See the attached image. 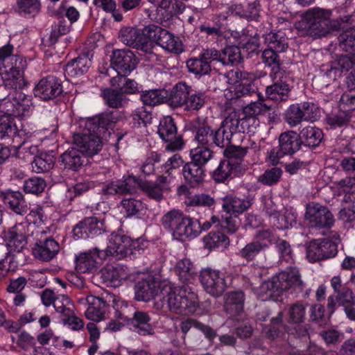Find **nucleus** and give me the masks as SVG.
Here are the masks:
<instances>
[{
	"label": "nucleus",
	"instance_id": "obj_18",
	"mask_svg": "<svg viewBox=\"0 0 355 355\" xmlns=\"http://www.w3.org/2000/svg\"><path fill=\"white\" fill-rule=\"evenodd\" d=\"M30 99L24 94H19V96H15L11 101L8 99H2L0 107L5 112L3 115H8L14 118L20 115H24L29 108Z\"/></svg>",
	"mask_w": 355,
	"mask_h": 355
},
{
	"label": "nucleus",
	"instance_id": "obj_58",
	"mask_svg": "<svg viewBox=\"0 0 355 355\" xmlns=\"http://www.w3.org/2000/svg\"><path fill=\"white\" fill-rule=\"evenodd\" d=\"M285 121L292 128L295 127L304 121L299 103L288 107L284 114Z\"/></svg>",
	"mask_w": 355,
	"mask_h": 355
},
{
	"label": "nucleus",
	"instance_id": "obj_23",
	"mask_svg": "<svg viewBox=\"0 0 355 355\" xmlns=\"http://www.w3.org/2000/svg\"><path fill=\"white\" fill-rule=\"evenodd\" d=\"M336 294L329 296L327 299V308L330 314L335 312L337 304L343 307L355 305V294L351 288L344 286Z\"/></svg>",
	"mask_w": 355,
	"mask_h": 355
},
{
	"label": "nucleus",
	"instance_id": "obj_6",
	"mask_svg": "<svg viewBox=\"0 0 355 355\" xmlns=\"http://www.w3.org/2000/svg\"><path fill=\"white\" fill-rule=\"evenodd\" d=\"M140 250L138 240L134 241L125 235L113 233L109 236L107 248L100 252L103 259L112 256L121 259L136 254V251Z\"/></svg>",
	"mask_w": 355,
	"mask_h": 355
},
{
	"label": "nucleus",
	"instance_id": "obj_9",
	"mask_svg": "<svg viewBox=\"0 0 355 355\" xmlns=\"http://www.w3.org/2000/svg\"><path fill=\"white\" fill-rule=\"evenodd\" d=\"M200 280L205 291L216 297L222 295L228 286L223 273L209 268L200 272Z\"/></svg>",
	"mask_w": 355,
	"mask_h": 355
},
{
	"label": "nucleus",
	"instance_id": "obj_20",
	"mask_svg": "<svg viewBox=\"0 0 355 355\" xmlns=\"http://www.w3.org/2000/svg\"><path fill=\"white\" fill-rule=\"evenodd\" d=\"M142 33L143 28L138 29L132 27H125L121 29L119 38L126 46L145 51L148 44L145 43Z\"/></svg>",
	"mask_w": 355,
	"mask_h": 355
},
{
	"label": "nucleus",
	"instance_id": "obj_60",
	"mask_svg": "<svg viewBox=\"0 0 355 355\" xmlns=\"http://www.w3.org/2000/svg\"><path fill=\"white\" fill-rule=\"evenodd\" d=\"M277 239V237L270 230L261 229L257 232L253 241L256 243L261 245L262 249L265 250L269 245L275 243Z\"/></svg>",
	"mask_w": 355,
	"mask_h": 355
},
{
	"label": "nucleus",
	"instance_id": "obj_48",
	"mask_svg": "<svg viewBox=\"0 0 355 355\" xmlns=\"http://www.w3.org/2000/svg\"><path fill=\"white\" fill-rule=\"evenodd\" d=\"M92 305L85 311L86 318L90 320L98 322L105 318V302L99 297L94 298Z\"/></svg>",
	"mask_w": 355,
	"mask_h": 355
},
{
	"label": "nucleus",
	"instance_id": "obj_51",
	"mask_svg": "<svg viewBox=\"0 0 355 355\" xmlns=\"http://www.w3.org/2000/svg\"><path fill=\"white\" fill-rule=\"evenodd\" d=\"M241 60L240 50L235 46H230L220 51V60L223 66L234 65Z\"/></svg>",
	"mask_w": 355,
	"mask_h": 355
},
{
	"label": "nucleus",
	"instance_id": "obj_29",
	"mask_svg": "<svg viewBox=\"0 0 355 355\" xmlns=\"http://www.w3.org/2000/svg\"><path fill=\"white\" fill-rule=\"evenodd\" d=\"M182 175L188 184L196 187L203 182L205 171L202 166L190 162L183 166Z\"/></svg>",
	"mask_w": 355,
	"mask_h": 355
},
{
	"label": "nucleus",
	"instance_id": "obj_59",
	"mask_svg": "<svg viewBox=\"0 0 355 355\" xmlns=\"http://www.w3.org/2000/svg\"><path fill=\"white\" fill-rule=\"evenodd\" d=\"M144 105L155 106L164 102V97L159 89H150L142 92L140 96Z\"/></svg>",
	"mask_w": 355,
	"mask_h": 355
},
{
	"label": "nucleus",
	"instance_id": "obj_46",
	"mask_svg": "<svg viewBox=\"0 0 355 355\" xmlns=\"http://www.w3.org/2000/svg\"><path fill=\"white\" fill-rule=\"evenodd\" d=\"M184 204L187 207H205L210 208L216 205V200L209 194L201 193L187 196Z\"/></svg>",
	"mask_w": 355,
	"mask_h": 355
},
{
	"label": "nucleus",
	"instance_id": "obj_43",
	"mask_svg": "<svg viewBox=\"0 0 355 355\" xmlns=\"http://www.w3.org/2000/svg\"><path fill=\"white\" fill-rule=\"evenodd\" d=\"M264 40L268 49L277 52H283L288 48L287 38L280 32L266 34Z\"/></svg>",
	"mask_w": 355,
	"mask_h": 355
},
{
	"label": "nucleus",
	"instance_id": "obj_10",
	"mask_svg": "<svg viewBox=\"0 0 355 355\" xmlns=\"http://www.w3.org/2000/svg\"><path fill=\"white\" fill-rule=\"evenodd\" d=\"M157 133L163 141L168 143L166 150L175 151L183 148L184 141L178 135L176 125L171 116H166L160 120Z\"/></svg>",
	"mask_w": 355,
	"mask_h": 355
},
{
	"label": "nucleus",
	"instance_id": "obj_35",
	"mask_svg": "<svg viewBox=\"0 0 355 355\" xmlns=\"http://www.w3.org/2000/svg\"><path fill=\"white\" fill-rule=\"evenodd\" d=\"M83 153L79 149L70 148L60 155V160L64 168L77 171L84 163Z\"/></svg>",
	"mask_w": 355,
	"mask_h": 355
},
{
	"label": "nucleus",
	"instance_id": "obj_49",
	"mask_svg": "<svg viewBox=\"0 0 355 355\" xmlns=\"http://www.w3.org/2000/svg\"><path fill=\"white\" fill-rule=\"evenodd\" d=\"M306 304L302 302H297L288 306V322L290 324H301L306 319Z\"/></svg>",
	"mask_w": 355,
	"mask_h": 355
},
{
	"label": "nucleus",
	"instance_id": "obj_41",
	"mask_svg": "<svg viewBox=\"0 0 355 355\" xmlns=\"http://www.w3.org/2000/svg\"><path fill=\"white\" fill-rule=\"evenodd\" d=\"M270 110L271 106L263 103L262 101L252 102L243 107V113L245 114V117L242 118L241 119H252L253 120L250 121L248 125L251 122L255 123H257L258 121L254 118V116L257 115L264 114L268 112ZM246 125H248V124Z\"/></svg>",
	"mask_w": 355,
	"mask_h": 355
},
{
	"label": "nucleus",
	"instance_id": "obj_50",
	"mask_svg": "<svg viewBox=\"0 0 355 355\" xmlns=\"http://www.w3.org/2000/svg\"><path fill=\"white\" fill-rule=\"evenodd\" d=\"M191 162L200 166H205L213 157V151L210 146L197 145L191 149Z\"/></svg>",
	"mask_w": 355,
	"mask_h": 355
},
{
	"label": "nucleus",
	"instance_id": "obj_24",
	"mask_svg": "<svg viewBox=\"0 0 355 355\" xmlns=\"http://www.w3.org/2000/svg\"><path fill=\"white\" fill-rule=\"evenodd\" d=\"M252 202L248 198H241L236 196L228 195L223 198L222 208L227 214H241L252 206Z\"/></svg>",
	"mask_w": 355,
	"mask_h": 355
},
{
	"label": "nucleus",
	"instance_id": "obj_3",
	"mask_svg": "<svg viewBox=\"0 0 355 355\" xmlns=\"http://www.w3.org/2000/svg\"><path fill=\"white\" fill-rule=\"evenodd\" d=\"M302 291L304 282L296 268H289L272 277L270 280L263 282L259 286L254 288V294L262 301L269 300L290 288Z\"/></svg>",
	"mask_w": 355,
	"mask_h": 355
},
{
	"label": "nucleus",
	"instance_id": "obj_25",
	"mask_svg": "<svg viewBox=\"0 0 355 355\" xmlns=\"http://www.w3.org/2000/svg\"><path fill=\"white\" fill-rule=\"evenodd\" d=\"M244 293L242 291H232L225 296L224 309L231 316L240 315L243 311Z\"/></svg>",
	"mask_w": 355,
	"mask_h": 355
},
{
	"label": "nucleus",
	"instance_id": "obj_26",
	"mask_svg": "<svg viewBox=\"0 0 355 355\" xmlns=\"http://www.w3.org/2000/svg\"><path fill=\"white\" fill-rule=\"evenodd\" d=\"M44 231V228L37 227L35 223H30L25 220L12 228V233L15 234L17 237H20L23 241L29 238L36 240L37 237L42 235Z\"/></svg>",
	"mask_w": 355,
	"mask_h": 355
},
{
	"label": "nucleus",
	"instance_id": "obj_2",
	"mask_svg": "<svg viewBox=\"0 0 355 355\" xmlns=\"http://www.w3.org/2000/svg\"><path fill=\"white\" fill-rule=\"evenodd\" d=\"M109 116H98L86 120L82 132L73 135V142L87 156L97 154L102 148L100 135L107 129Z\"/></svg>",
	"mask_w": 355,
	"mask_h": 355
},
{
	"label": "nucleus",
	"instance_id": "obj_17",
	"mask_svg": "<svg viewBox=\"0 0 355 355\" xmlns=\"http://www.w3.org/2000/svg\"><path fill=\"white\" fill-rule=\"evenodd\" d=\"M135 299L137 301L148 302L157 295L159 284L153 277L148 276L139 280L135 286Z\"/></svg>",
	"mask_w": 355,
	"mask_h": 355
},
{
	"label": "nucleus",
	"instance_id": "obj_37",
	"mask_svg": "<svg viewBox=\"0 0 355 355\" xmlns=\"http://www.w3.org/2000/svg\"><path fill=\"white\" fill-rule=\"evenodd\" d=\"M190 87L184 83H178L173 88L168 103L171 107H178L186 105L190 93Z\"/></svg>",
	"mask_w": 355,
	"mask_h": 355
},
{
	"label": "nucleus",
	"instance_id": "obj_14",
	"mask_svg": "<svg viewBox=\"0 0 355 355\" xmlns=\"http://www.w3.org/2000/svg\"><path fill=\"white\" fill-rule=\"evenodd\" d=\"M191 128L195 132L194 141L197 145L211 146L214 130L207 117L196 118L191 122Z\"/></svg>",
	"mask_w": 355,
	"mask_h": 355
},
{
	"label": "nucleus",
	"instance_id": "obj_34",
	"mask_svg": "<svg viewBox=\"0 0 355 355\" xmlns=\"http://www.w3.org/2000/svg\"><path fill=\"white\" fill-rule=\"evenodd\" d=\"M323 137L322 131L314 126H306L299 133L300 143L306 146L315 148L321 143Z\"/></svg>",
	"mask_w": 355,
	"mask_h": 355
},
{
	"label": "nucleus",
	"instance_id": "obj_27",
	"mask_svg": "<svg viewBox=\"0 0 355 355\" xmlns=\"http://www.w3.org/2000/svg\"><path fill=\"white\" fill-rule=\"evenodd\" d=\"M151 318L144 311H135L132 318L131 324L134 331L141 336H149L154 334V329L150 324Z\"/></svg>",
	"mask_w": 355,
	"mask_h": 355
},
{
	"label": "nucleus",
	"instance_id": "obj_21",
	"mask_svg": "<svg viewBox=\"0 0 355 355\" xmlns=\"http://www.w3.org/2000/svg\"><path fill=\"white\" fill-rule=\"evenodd\" d=\"M2 196L4 204L15 214L23 216L28 211V203L20 191L7 190Z\"/></svg>",
	"mask_w": 355,
	"mask_h": 355
},
{
	"label": "nucleus",
	"instance_id": "obj_45",
	"mask_svg": "<svg viewBox=\"0 0 355 355\" xmlns=\"http://www.w3.org/2000/svg\"><path fill=\"white\" fill-rule=\"evenodd\" d=\"M103 96L107 105L110 107H121L128 103V98L123 92L120 90L106 89L103 91Z\"/></svg>",
	"mask_w": 355,
	"mask_h": 355
},
{
	"label": "nucleus",
	"instance_id": "obj_62",
	"mask_svg": "<svg viewBox=\"0 0 355 355\" xmlns=\"http://www.w3.org/2000/svg\"><path fill=\"white\" fill-rule=\"evenodd\" d=\"M282 170L280 168L273 167L265 171V172L259 177V182L265 185H273L277 184L282 175Z\"/></svg>",
	"mask_w": 355,
	"mask_h": 355
},
{
	"label": "nucleus",
	"instance_id": "obj_57",
	"mask_svg": "<svg viewBox=\"0 0 355 355\" xmlns=\"http://www.w3.org/2000/svg\"><path fill=\"white\" fill-rule=\"evenodd\" d=\"M355 69V53H349L348 55H340L338 60L333 63L331 70L340 71H348Z\"/></svg>",
	"mask_w": 355,
	"mask_h": 355
},
{
	"label": "nucleus",
	"instance_id": "obj_11",
	"mask_svg": "<svg viewBox=\"0 0 355 355\" xmlns=\"http://www.w3.org/2000/svg\"><path fill=\"white\" fill-rule=\"evenodd\" d=\"M60 251L59 243L52 237L46 236L44 230L43 234L35 240L33 248L34 257L42 261H49L56 257Z\"/></svg>",
	"mask_w": 355,
	"mask_h": 355
},
{
	"label": "nucleus",
	"instance_id": "obj_56",
	"mask_svg": "<svg viewBox=\"0 0 355 355\" xmlns=\"http://www.w3.org/2000/svg\"><path fill=\"white\" fill-rule=\"evenodd\" d=\"M189 71L196 75H205L211 71L210 64L203 60L200 55L197 58H191L187 62Z\"/></svg>",
	"mask_w": 355,
	"mask_h": 355
},
{
	"label": "nucleus",
	"instance_id": "obj_63",
	"mask_svg": "<svg viewBox=\"0 0 355 355\" xmlns=\"http://www.w3.org/2000/svg\"><path fill=\"white\" fill-rule=\"evenodd\" d=\"M338 40L340 48L345 51L355 53V28L342 33Z\"/></svg>",
	"mask_w": 355,
	"mask_h": 355
},
{
	"label": "nucleus",
	"instance_id": "obj_32",
	"mask_svg": "<svg viewBox=\"0 0 355 355\" xmlns=\"http://www.w3.org/2000/svg\"><path fill=\"white\" fill-rule=\"evenodd\" d=\"M166 29L156 25L154 24H151L147 26H145L143 28V37H144V40L148 47H146V50L145 52L151 53L153 49V43H155L158 46L161 42V40L162 39V35Z\"/></svg>",
	"mask_w": 355,
	"mask_h": 355
},
{
	"label": "nucleus",
	"instance_id": "obj_42",
	"mask_svg": "<svg viewBox=\"0 0 355 355\" xmlns=\"http://www.w3.org/2000/svg\"><path fill=\"white\" fill-rule=\"evenodd\" d=\"M205 246L209 249L226 248L230 245L229 238L220 232H211L203 238Z\"/></svg>",
	"mask_w": 355,
	"mask_h": 355
},
{
	"label": "nucleus",
	"instance_id": "obj_53",
	"mask_svg": "<svg viewBox=\"0 0 355 355\" xmlns=\"http://www.w3.org/2000/svg\"><path fill=\"white\" fill-rule=\"evenodd\" d=\"M17 127L14 121V118L8 115L0 116V138H11L15 137L17 133Z\"/></svg>",
	"mask_w": 355,
	"mask_h": 355
},
{
	"label": "nucleus",
	"instance_id": "obj_52",
	"mask_svg": "<svg viewBox=\"0 0 355 355\" xmlns=\"http://www.w3.org/2000/svg\"><path fill=\"white\" fill-rule=\"evenodd\" d=\"M277 53V51L268 48L263 51L261 55L263 62L271 68L272 73L275 76L277 74H282L280 71L281 62Z\"/></svg>",
	"mask_w": 355,
	"mask_h": 355
},
{
	"label": "nucleus",
	"instance_id": "obj_55",
	"mask_svg": "<svg viewBox=\"0 0 355 355\" xmlns=\"http://www.w3.org/2000/svg\"><path fill=\"white\" fill-rule=\"evenodd\" d=\"M234 165L227 159L220 161L218 167L213 171L212 178L216 182H223L227 180L233 170Z\"/></svg>",
	"mask_w": 355,
	"mask_h": 355
},
{
	"label": "nucleus",
	"instance_id": "obj_31",
	"mask_svg": "<svg viewBox=\"0 0 355 355\" xmlns=\"http://www.w3.org/2000/svg\"><path fill=\"white\" fill-rule=\"evenodd\" d=\"M279 147L286 154L291 155L300 149L299 135L293 130L282 132L279 137Z\"/></svg>",
	"mask_w": 355,
	"mask_h": 355
},
{
	"label": "nucleus",
	"instance_id": "obj_13",
	"mask_svg": "<svg viewBox=\"0 0 355 355\" xmlns=\"http://www.w3.org/2000/svg\"><path fill=\"white\" fill-rule=\"evenodd\" d=\"M62 81L54 76L42 78L34 89L35 96L44 101L53 99L62 92Z\"/></svg>",
	"mask_w": 355,
	"mask_h": 355
},
{
	"label": "nucleus",
	"instance_id": "obj_1",
	"mask_svg": "<svg viewBox=\"0 0 355 355\" xmlns=\"http://www.w3.org/2000/svg\"><path fill=\"white\" fill-rule=\"evenodd\" d=\"M162 306L181 315L194 313L199 306L197 294L188 284L181 286L165 285L162 291Z\"/></svg>",
	"mask_w": 355,
	"mask_h": 355
},
{
	"label": "nucleus",
	"instance_id": "obj_38",
	"mask_svg": "<svg viewBox=\"0 0 355 355\" xmlns=\"http://www.w3.org/2000/svg\"><path fill=\"white\" fill-rule=\"evenodd\" d=\"M184 216V214L181 210L173 209L162 216L160 220L161 225L173 236Z\"/></svg>",
	"mask_w": 355,
	"mask_h": 355
},
{
	"label": "nucleus",
	"instance_id": "obj_12",
	"mask_svg": "<svg viewBox=\"0 0 355 355\" xmlns=\"http://www.w3.org/2000/svg\"><path fill=\"white\" fill-rule=\"evenodd\" d=\"M111 65L119 75L128 76L137 66V58L129 49H115L111 56Z\"/></svg>",
	"mask_w": 355,
	"mask_h": 355
},
{
	"label": "nucleus",
	"instance_id": "obj_7",
	"mask_svg": "<svg viewBox=\"0 0 355 355\" xmlns=\"http://www.w3.org/2000/svg\"><path fill=\"white\" fill-rule=\"evenodd\" d=\"M338 236H335L334 241L329 239L312 240L306 248V257L312 263L334 257L338 253Z\"/></svg>",
	"mask_w": 355,
	"mask_h": 355
},
{
	"label": "nucleus",
	"instance_id": "obj_16",
	"mask_svg": "<svg viewBox=\"0 0 355 355\" xmlns=\"http://www.w3.org/2000/svg\"><path fill=\"white\" fill-rule=\"evenodd\" d=\"M25 64L16 63L10 65V67H0V75L3 82L4 87L14 89L15 90L20 89L23 85L22 70Z\"/></svg>",
	"mask_w": 355,
	"mask_h": 355
},
{
	"label": "nucleus",
	"instance_id": "obj_22",
	"mask_svg": "<svg viewBox=\"0 0 355 355\" xmlns=\"http://www.w3.org/2000/svg\"><path fill=\"white\" fill-rule=\"evenodd\" d=\"M100 258L103 259L102 254L97 248L81 252L76 258V270L80 273L90 272L97 268Z\"/></svg>",
	"mask_w": 355,
	"mask_h": 355
},
{
	"label": "nucleus",
	"instance_id": "obj_5",
	"mask_svg": "<svg viewBox=\"0 0 355 355\" xmlns=\"http://www.w3.org/2000/svg\"><path fill=\"white\" fill-rule=\"evenodd\" d=\"M331 11L319 8L307 11L298 28L304 30L305 34L314 38L326 36L331 31Z\"/></svg>",
	"mask_w": 355,
	"mask_h": 355
},
{
	"label": "nucleus",
	"instance_id": "obj_30",
	"mask_svg": "<svg viewBox=\"0 0 355 355\" xmlns=\"http://www.w3.org/2000/svg\"><path fill=\"white\" fill-rule=\"evenodd\" d=\"M91 65V60L87 57H78L69 62L65 66L64 75L67 78H76L85 73Z\"/></svg>",
	"mask_w": 355,
	"mask_h": 355
},
{
	"label": "nucleus",
	"instance_id": "obj_19",
	"mask_svg": "<svg viewBox=\"0 0 355 355\" xmlns=\"http://www.w3.org/2000/svg\"><path fill=\"white\" fill-rule=\"evenodd\" d=\"M201 233L200 223L184 214L173 237L176 240L193 239Z\"/></svg>",
	"mask_w": 355,
	"mask_h": 355
},
{
	"label": "nucleus",
	"instance_id": "obj_44",
	"mask_svg": "<svg viewBox=\"0 0 355 355\" xmlns=\"http://www.w3.org/2000/svg\"><path fill=\"white\" fill-rule=\"evenodd\" d=\"M55 164L54 156L47 153H42L35 157L31 163L33 171L37 173H45L53 168Z\"/></svg>",
	"mask_w": 355,
	"mask_h": 355
},
{
	"label": "nucleus",
	"instance_id": "obj_61",
	"mask_svg": "<svg viewBox=\"0 0 355 355\" xmlns=\"http://www.w3.org/2000/svg\"><path fill=\"white\" fill-rule=\"evenodd\" d=\"M263 250L261 245L256 243L254 241L247 243L239 252V255L247 261H252Z\"/></svg>",
	"mask_w": 355,
	"mask_h": 355
},
{
	"label": "nucleus",
	"instance_id": "obj_36",
	"mask_svg": "<svg viewBox=\"0 0 355 355\" xmlns=\"http://www.w3.org/2000/svg\"><path fill=\"white\" fill-rule=\"evenodd\" d=\"M291 89L286 81L279 80L266 87V93L269 99L275 101H284L288 98Z\"/></svg>",
	"mask_w": 355,
	"mask_h": 355
},
{
	"label": "nucleus",
	"instance_id": "obj_54",
	"mask_svg": "<svg viewBox=\"0 0 355 355\" xmlns=\"http://www.w3.org/2000/svg\"><path fill=\"white\" fill-rule=\"evenodd\" d=\"M121 205L124 209L127 216H132L143 213L146 209L145 205L139 200L135 198L123 199Z\"/></svg>",
	"mask_w": 355,
	"mask_h": 355
},
{
	"label": "nucleus",
	"instance_id": "obj_39",
	"mask_svg": "<svg viewBox=\"0 0 355 355\" xmlns=\"http://www.w3.org/2000/svg\"><path fill=\"white\" fill-rule=\"evenodd\" d=\"M159 46L166 51L175 54L183 51V44L180 39L167 30H165Z\"/></svg>",
	"mask_w": 355,
	"mask_h": 355
},
{
	"label": "nucleus",
	"instance_id": "obj_64",
	"mask_svg": "<svg viewBox=\"0 0 355 355\" xmlns=\"http://www.w3.org/2000/svg\"><path fill=\"white\" fill-rule=\"evenodd\" d=\"M249 148L245 144L236 145L233 141L225 148L224 154L227 158L241 159L246 155Z\"/></svg>",
	"mask_w": 355,
	"mask_h": 355
},
{
	"label": "nucleus",
	"instance_id": "obj_33",
	"mask_svg": "<svg viewBox=\"0 0 355 355\" xmlns=\"http://www.w3.org/2000/svg\"><path fill=\"white\" fill-rule=\"evenodd\" d=\"M174 272L178 275L179 279L184 284L190 283L194 279L196 275V268L187 258L182 259L177 261L174 266Z\"/></svg>",
	"mask_w": 355,
	"mask_h": 355
},
{
	"label": "nucleus",
	"instance_id": "obj_4",
	"mask_svg": "<svg viewBox=\"0 0 355 355\" xmlns=\"http://www.w3.org/2000/svg\"><path fill=\"white\" fill-rule=\"evenodd\" d=\"M252 119H240L238 113L231 112L222 121L216 130H214L213 143L221 148H227L233 141L234 137H242L241 132H245V128Z\"/></svg>",
	"mask_w": 355,
	"mask_h": 355
},
{
	"label": "nucleus",
	"instance_id": "obj_47",
	"mask_svg": "<svg viewBox=\"0 0 355 355\" xmlns=\"http://www.w3.org/2000/svg\"><path fill=\"white\" fill-rule=\"evenodd\" d=\"M130 118L134 128H139L141 125L146 126L152 122V113L145 105H141L132 112Z\"/></svg>",
	"mask_w": 355,
	"mask_h": 355
},
{
	"label": "nucleus",
	"instance_id": "obj_8",
	"mask_svg": "<svg viewBox=\"0 0 355 355\" xmlns=\"http://www.w3.org/2000/svg\"><path fill=\"white\" fill-rule=\"evenodd\" d=\"M305 220L311 227L318 230L330 229L334 224V215L329 208L316 202L306 205Z\"/></svg>",
	"mask_w": 355,
	"mask_h": 355
},
{
	"label": "nucleus",
	"instance_id": "obj_28",
	"mask_svg": "<svg viewBox=\"0 0 355 355\" xmlns=\"http://www.w3.org/2000/svg\"><path fill=\"white\" fill-rule=\"evenodd\" d=\"M102 278L108 286L118 287L127 279V273L121 266H108L102 270Z\"/></svg>",
	"mask_w": 355,
	"mask_h": 355
},
{
	"label": "nucleus",
	"instance_id": "obj_40",
	"mask_svg": "<svg viewBox=\"0 0 355 355\" xmlns=\"http://www.w3.org/2000/svg\"><path fill=\"white\" fill-rule=\"evenodd\" d=\"M14 46L10 43L0 47V62L1 67H10L16 63L24 64L26 61L19 55L14 53Z\"/></svg>",
	"mask_w": 355,
	"mask_h": 355
},
{
	"label": "nucleus",
	"instance_id": "obj_15",
	"mask_svg": "<svg viewBox=\"0 0 355 355\" xmlns=\"http://www.w3.org/2000/svg\"><path fill=\"white\" fill-rule=\"evenodd\" d=\"M105 232L104 221L96 217H87L80 221L73 229L74 236L87 239L100 235Z\"/></svg>",
	"mask_w": 355,
	"mask_h": 355
}]
</instances>
